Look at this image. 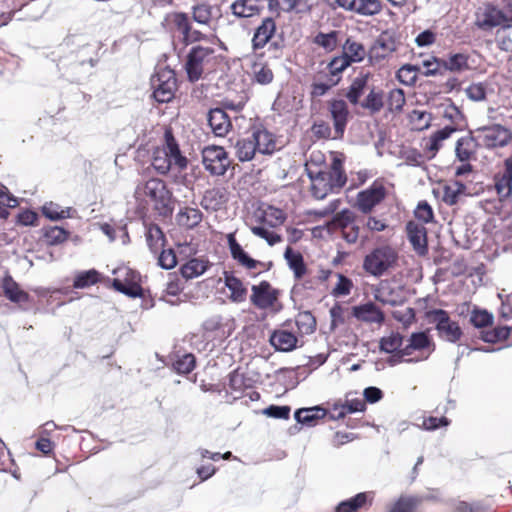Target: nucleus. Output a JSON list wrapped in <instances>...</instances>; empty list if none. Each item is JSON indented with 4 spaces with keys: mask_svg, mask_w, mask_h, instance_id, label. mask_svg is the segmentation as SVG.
<instances>
[{
    "mask_svg": "<svg viewBox=\"0 0 512 512\" xmlns=\"http://www.w3.org/2000/svg\"><path fill=\"white\" fill-rule=\"evenodd\" d=\"M151 164L159 174H166L170 171L181 172L186 169L188 160L182 155L170 131L165 132L164 143L154 149Z\"/></svg>",
    "mask_w": 512,
    "mask_h": 512,
    "instance_id": "1",
    "label": "nucleus"
},
{
    "mask_svg": "<svg viewBox=\"0 0 512 512\" xmlns=\"http://www.w3.org/2000/svg\"><path fill=\"white\" fill-rule=\"evenodd\" d=\"M257 224L250 227L251 232L264 239L268 245L273 246L282 241V237L275 231L286 220V214L280 208L262 205L255 212Z\"/></svg>",
    "mask_w": 512,
    "mask_h": 512,
    "instance_id": "2",
    "label": "nucleus"
},
{
    "mask_svg": "<svg viewBox=\"0 0 512 512\" xmlns=\"http://www.w3.org/2000/svg\"><path fill=\"white\" fill-rule=\"evenodd\" d=\"M137 200L151 204L160 213H166L172 203V194L164 181L152 178L137 185L135 190Z\"/></svg>",
    "mask_w": 512,
    "mask_h": 512,
    "instance_id": "3",
    "label": "nucleus"
},
{
    "mask_svg": "<svg viewBox=\"0 0 512 512\" xmlns=\"http://www.w3.org/2000/svg\"><path fill=\"white\" fill-rule=\"evenodd\" d=\"M397 261V251L389 245H382L374 248L365 256L363 269L369 275L380 277L392 269L397 264Z\"/></svg>",
    "mask_w": 512,
    "mask_h": 512,
    "instance_id": "4",
    "label": "nucleus"
},
{
    "mask_svg": "<svg viewBox=\"0 0 512 512\" xmlns=\"http://www.w3.org/2000/svg\"><path fill=\"white\" fill-rule=\"evenodd\" d=\"M215 50L211 46L197 45L188 54L186 71L191 81H197L215 58Z\"/></svg>",
    "mask_w": 512,
    "mask_h": 512,
    "instance_id": "5",
    "label": "nucleus"
},
{
    "mask_svg": "<svg viewBox=\"0 0 512 512\" xmlns=\"http://www.w3.org/2000/svg\"><path fill=\"white\" fill-rule=\"evenodd\" d=\"M278 297L279 291L267 281H262L251 287L250 301L258 309L280 311L281 305Z\"/></svg>",
    "mask_w": 512,
    "mask_h": 512,
    "instance_id": "6",
    "label": "nucleus"
},
{
    "mask_svg": "<svg viewBox=\"0 0 512 512\" xmlns=\"http://www.w3.org/2000/svg\"><path fill=\"white\" fill-rule=\"evenodd\" d=\"M116 278L113 280V287L132 298L140 297L142 295V288L140 285V275L129 267H119L113 270Z\"/></svg>",
    "mask_w": 512,
    "mask_h": 512,
    "instance_id": "7",
    "label": "nucleus"
},
{
    "mask_svg": "<svg viewBox=\"0 0 512 512\" xmlns=\"http://www.w3.org/2000/svg\"><path fill=\"white\" fill-rule=\"evenodd\" d=\"M429 316L441 339L455 343L461 338L463 333L458 322L452 320L445 310H433Z\"/></svg>",
    "mask_w": 512,
    "mask_h": 512,
    "instance_id": "8",
    "label": "nucleus"
},
{
    "mask_svg": "<svg viewBox=\"0 0 512 512\" xmlns=\"http://www.w3.org/2000/svg\"><path fill=\"white\" fill-rule=\"evenodd\" d=\"M153 96L156 101L160 103L169 102L173 96L176 88V79L174 72L170 69H165L158 72L152 78Z\"/></svg>",
    "mask_w": 512,
    "mask_h": 512,
    "instance_id": "9",
    "label": "nucleus"
},
{
    "mask_svg": "<svg viewBox=\"0 0 512 512\" xmlns=\"http://www.w3.org/2000/svg\"><path fill=\"white\" fill-rule=\"evenodd\" d=\"M202 162L205 169L213 175H223L230 165L226 151L220 146L204 148Z\"/></svg>",
    "mask_w": 512,
    "mask_h": 512,
    "instance_id": "10",
    "label": "nucleus"
},
{
    "mask_svg": "<svg viewBox=\"0 0 512 512\" xmlns=\"http://www.w3.org/2000/svg\"><path fill=\"white\" fill-rule=\"evenodd\" d=\"M479 131L483 145L488 148L504 147L512 138L511 131L499 124L484 127Z\"/></svg>",
    "mask_w": 512,
    "mask_h": 512,
    "instance_id": "11",
    "label": "nucleus"
},
{
    "mask_svg": "<svg viewBox=\"0 0 512 512\" xmlns=\"http://www.w3.org/2000/svg\"><path fill=\"white\" fill-rule=\"evenodd\" d=\"M385 198V188L379 184L374 183L366 190L357 194L356 207L362 213H369Z\"/></svg>",
    "mask_w": 512,
    "mask_h": 512,
    "instance_id": "12",
    "label": "nucleus"
},
{
    "mask_svg": "<svg viewBox=\"0 0 512 512\" xmlns=\"http://www.w3.org/2000/svg\"><path fill=\"white\" fill-rule=\"evenodd\" d=\"M339 8L362 16L378 14L382 9L380 0H334Z\"/></svg>",
    "mask_w": 512,
    "mask_h": 512,
    "instance_id": "13",
    "label": "nucleus"
},
{
    "mask_svg": "<svg viewBox=\"0 0 512 512\" xmlns=\"http://www.w3.org/2000/svg\"><path fill=\"white\" fill-rule=\"evenodd\" d=\"M435 345L426 332L412 333L408 339V344L401 349L402 356H410L413 351L426 353L423 359H426L433 351ZM422 360V358H420ZM419 361V359H417Z\"/></svg>",
    "mask_w": 512,
    "mask_h": 512,
    "instance_id": "14",
    "label": "nucleus"
},
{
    "mask_svg": "<svg viewBox=\"0 0 512 512\" xmlns=\"http://www.w3.org/2000/svg\"><path fill=\"white\" fill-rule=\"evenodd\" d=\"M256 151L263 155H270L278 149V142L273 133L263 127H254L251 131Z\"/></svg>",
    "mask_w": 512,
    "mask_h": 512,
    "instance_id": "15",
    "label": "nucleus"
},
{
    "mask_svg": "<svg viewBox=\"0 0 512 512\" xmlns=\"http://www.w3.org/2000/svg\"><path fill=\"white\" fill-rule=\"evenodd\" d=\"M408 239L413 246L415 252L424 256L428 252L427 247V230L423 224L409 222L406 226Z\"/></svg>",
    "mask_w": 512,
    "mask_h": 512,
    "instance_id": "16",
    "label": "nucleus"
},
{
    "mask_svg": "<svg viewBox=\"0 0 512 512\" xmlns=\"http://www.w3.org/2000/svg\"><path fill=\"white\" fill-rule=\"evenodd\" d=\"M495 189L501 200H512V156L504 162V171L495 177Z\"/></svg>",
    "mask_w": 512,
    "mask_h": 512,
    "instance_id": "17",
    "label": "nucleus"
},
{
    "mask_svg": "<svg viewBox=\"0 0 512 512\" xmlns=\"http://www.w3.org/2000/svg\"><path fill=\"white\" fill-rule=\"evenodd\" d=\"M329 110L334 122L335 135L333 138L343 136L348 121L349 111L344 100H333L330 102Z\"/></svg>",
    "mask_w": 512,
    "mask_h": 512,
    "instance_id": "18",
    "label": "nucleus"
},
{
    "mask_svg": "<svg viewBox=\"0 0 512 512\" xmlns=\"http://www.w3.org/2000/svg\"><path fill=\"white\" fill-rule=\"evenodd\" d=\"M226 238L231 256L239 265L247 269H255L258 266L259 262L251 258L237 242L235 233L227 234Z\"/></svg>",
    "mask_w": 512,
    "mask_h": 512,
    "instance_id": "19",
    "label": "nucleus"
},
{
    "mask_svg": "<svg viewBox=\"0 0 512 512\" xmlns=\"http://www.w3.org/2000/svg\"><path fill=\"white\" fill-rule=\"evenodd\" d=\"M208 123L213 133L218 137L225 136L232 127L229 116L220 108L209 111Z\"/></svg>",
    "mask_w": 512,
    "mask_h": 512,
    "instance_id": "20",
    "label": "nucleus"
},
{
    "mask_svg": "<svg viewBox=\"0 0 512 512\" xmlns=\"http://www.w3.org/2000/svg\"><path fill=\"white\" fill-rule=\"evenodd\" d=\"M455 131L456 127L445 126L425 139L424 149L428 152V156L430 158L434 157L443 146V142L450 138Z\"/></svg>",
    "mask_w": 512,
    "mask_h": 512,
    "instance_id": "21",
    "label": "nucleus"
},
{
    "mask_svg": "<svg viewBox=\"0 0 512 512\" xmlns=\"http://www.w3.org/2000/svg\"><path fill=\"white\" fill-rule=\"evenodd\" d=\"M308 175L311 180V191L315 198L323 199L333 190L329 179L322 173V170L315 171L308 167Z\"/></svg>",
    "mask_w": 512,
    "mask_h": 512,
    "instance_id": "22",
    "label": "nucleus"
},
{
    "mask_svg": "<svg viewBox=\"0 0 512 512\" xmlns=\"http://www.w3.org/2000/svg\"><path fill=\"white\" fill-rule=\"evenodd\" d=\"M353 315L366 323L381 324L384 321L383 312L373 303H365L353 308Z\"/></svg>",
    "mask_w": 512,
    "mask_h": 512,
    "instance_id": "23",
    "label": "nucleus"
},
{
    "mask_svg": "<svg viewBox=\"0 0 512 512\" xmlns=\"http://www.w3.org/2000/svg\"><path fill=\"white\" fill-rule=\"evenodd\" d=\"M271 345L278 351H292L297 346V337L284 329L275 330L270 336Z\"/></svg>",
    "mask_w": 512,
    "mask_h": 512,
    "instance_id": "24",
    "label": "nucleus"
},
{
    "mask_svg": "<svg viewBox=\"0 0 512 512\" xmlns=\"http://www.w3.org/2000/svg\"><path fill=\"white\" fill-rule=\"evenodd\" d=\"M275 30L276 24L271 17L263 19L261 24L257 27L252 39L254 49L264 47L274 35Z\"/></svg>",
    "mask_w": 512,
    "mask_h": 512,
    "instance_id": "25",
    "label": "nucleus"
},
{
    "mask_svg": "<svg viewBox=\"0 0 512 512\" xmlns=\"http://www.w3.org/2000/svg\"><path fill=\"white\" fill-rule=\"evenodd\" d=\"M505 22V16L499 9L488 6L483 13L478 16L477 26L481 29H491L494 27H501Z\"/></svg>",
    "mask_w": 512,
    "mask_h": 512,
    "instance_id": "26",
    "label": "nucleus"
},
{
    "mask_svg": "<svg viewBox=\"0 0 512 512\" xmlns=\"http://www.w3.org/2000/svg\"><path fill=\"white\" fill-rule=\"evenodd\" d=\"M224 285L229 290V299L234 303L244 302L247 296V289L242 281L234 275L224 272Z\"/></svg>",
    "mask_w": 512,
    "mask_h": 512,
    "instance_id": "27",
    "label": "nucleus"
},
{
    "mask_svg": "<svg viewBox=\"0 0 512 512\" xmlns=\"http://www.w3.org/2000/svg\"><path fill=\"white\" fill-rule=\"evenodd\" d=\"M442 68L453 73H461L471 69L469 56L464 53H454L442 59Z\"/></svg>",
    "mask_w": 512,
    "mask_h": 512,
    "instance_id": "28",
    "label": "nucleus"
},
{
    "mask_svg": "<svg viewBox=\"0 0 512 512\" xmlns=\"http://www.w3.org/2000/svg\"><path fill=\"white\" fill-rule=\"evenodd\" d=\"M4 295L14 303H25L29 300V295L20 288V286L12 279L6 276L2 281Z\"/></svg>",
    "mask_w": 512,
    "mask_h": 512,
    "instance_id": "29",
    "label": "nucleus"
},
{
    "mask_svg": "<svg viewBox=\"0 0 512 512\" xmlns=\"http://www.w3.org/2000/svg\"><path fill=\"white\" fill-rule=\"evenodd\" d=\"M322 173L329 179L333 189H340L346 183V175L343 171L342 161L339 158H334L328 170H322Z\"/></svg>",
    "mask_w": 512,
    "mask_h": 512,
    "instance_id": "30",
    "label": "nucleus"
},
{
    "mask_svg": "<svg viewBox=\"0 0 512 512\" xmlns=\"http://www.w3.org/2000/svg\"><path fill=\"white\" fill-rule=\"evenodd\" d=\"M369 77H370L369 73H360L353 79V81L346 93L347 99L353 105L360 103L359 99L363 95L365 90L367 89Z\"/></svg>",
    "mask_w": 512,
    "mask_h": 512,
    "instance_id": "31",
    "label": "nucleus"
},
{
    "mask_svg": "<svg viewBox=\"0 0 512 512\" xmlns=\"http://www.w3.org/2000/svg\"><path fill=\"white\" fill-rule=\"evenodd\" d=\"M373 497V492L358 493L356 496L340 502L336 507V512H355L367 502L372 503Z\"/></svg>",
    "mask_w": 512,
    "mask_h": 512,
    "instance_id": "32",
    "label": "nucleus"
},
{
    "mask_svg": "<svg viewBox=\"0 0 512 512\" xmlns=\"http://www.w3.org/2000/svg\"><path fill=\"white\" fill-rule=\"evenodd\" d=\"M396 42L388 33H383L376 40L371 49L372 56L375 58H385L396 50Z\"/></svg>",
    "mask_w": 512,
    "mask_h": 512,
    "instance_id": "33",
    "label": "nucleus"
},
{
    "mask_svg": "<svg viewBox=\"0 0 512 512\" xmlns=\"http://www.w3.org/2000/svg\"><path fill=\"white\" fill-rule=\"evenodd\" d=\"M235 155L239 161L245 162L250 161L254 158L257 153L252 135L240 138L234 145Z\"/></svg>",
    "mask_w": 512,
    "mask_h": 512,
    "instance_id": "34",
    "label": "nucleus"
},
{
    "mask_svg": "<svg viewBox=\"0 0 512 512\" xmlns=\"http://www.w3.org/2000/svg\"><path fill=\"white\" fill-rule=\"evenodd\" d=\"M209 267V261L200 258H193L182 265L180 271L182 276L189 280L204 274Z\"/></svg>",
    "mask_w": 512,
    "mask_h": 512,
    "instance_id": "35",
    "label": "nucleus"
},
{
    "mask_svg": "<svg viewBox=\"0 0 512 512\" xmlns=\"http://www.w3.org/2000/svg\"><path fill=\"white\" fill-rule=\"evenodd\" d=\"M326 414L327 411L321 406L301 408L295 412V419L298 423L312 426L317 420L324 418Z\"/></svg>",
    "mask_w": 512,
    "mask_h": 512,
    "instance_id": "36",
    "label": "nucleus"
},
{
    "mask_svg": "<svg viewBox=\"0 0 512 512\" xmlns=\"http://www.w3.org/2000/svg\"><path fill=\"white\" fill-rule=\"evenodd\" d=\"M364 402L361 400H347L345 403H335L330 412L331 419H340L345 417L348 413L363 411Z\"/></svg>",
    "mask_w": 512,
    "mask_h": 512,
    "instance_id": "37",
    "label": "nucleus"
},
{
    "mask_svg": "<svg viewBox=\"0 0 512 512\" xmlns=\"http://www.w3.org/2000/svg\"><path fill=\"white\" fill-rule=\"evenodd\" d=\"M285 260L289 268L294 272L297 279L302 278L306 273V266L304 264L303 256L293 250L291 247H287L284 253Z\"/></svg>",
    "mask_w": 512,
    "mask_h": 512,
    "instance_id": "38",
    "label": "nucleus"
},
{
    "mask_svg": "<svg viewBox=\"0 0 512 512\" xmlns=\"http://www.w3.org/2000/svg\"><path fill=\"white\" fill-rule=\"evenodd\" d=\"M231 10L237 17H252L259 12L258 0H236L231 5Z\"/></svg>",
    "mask_w": 512,
    "mask_h": 512,
    "instance_id": "39",
    "label": "nucleus"
},
{
    "mask_svg": "<svg viewBox=\"0 0 512 512\" xmlns=\"http://www.w3.org/2000/svg\"><path fill=\"white\" fill-rule=\"evenodd\" d=\"M476 144L471 136H464L458 139L455 147L456 157L461 162L468 161L475 153Z\"/></svg>",
    "mask_w": 512,
    "mask_h": 512,
    "instance_id": "40",
    "label": "nucleus"
},
{
    "mask_svg": "<svg viewBox=\"0 0 512 512\" xmlns=\"http://www.w3.org/2000/svg\"><path fill=\"white\" fill-rule=\"evenodd\" d=\"M408 120L413 130L423 131L430 127L432 115L427 111L415 109L409 113Z\"/></svg>",
    "mask_w": 512,
    "mask_h": 512,
    "instance_id": "41",
    "label": "nucleus"
},
{
    "mask_svg": "<svg viewBox=\"0 0 512 512\" xmlns=\"http://www.w3.org/2000/svg\"><path fill=\"white\" fill-rule=\"evenodd\" d=\"M343 55L350 63L361 62L366 56V50L362 44L348 39L343 45Z\"/></svg>",
    "mask_w": 512,
    "mask_h": 512,
    "instance_id": "42",
    "label": "nucleus"
},
{
    "mask_svg": "<svg viewBox=\"0 0 512 512\" xmlns=\"http://www.w3.org/2000/svg\"><path fill=\"white\" fill-rule=\"evenodd\" d=\"M361 107L370 111L371 113L379 112L383 106V93L380 90L371 88L366 98L360 103Z\"/></svg>",
    "mask_w": 512,
    "mask_h": 512,
    "instance_id": "43",
    "label": "nucleus"
},
{
    "mask_svg": "<svg viewBox=\"0 0 512 512\" xmlns=\"http://www.w3.org/2000/svg\"><path fill=\"white\" fill-rule=\"evenodd\" d=\"M43 215L52 220L57 221L65 218H70L71 208H62L59 204L54 202H47L42 206Z\"/></svg>",
    "mask_w": 512,
    "mask_h": 512,
    "instance_id": "44",
    "label": "nucleus"
},
{
    "mask_svg": "<svg viewBox=\"0 0 512 512\" xmlns=\"http://www.w3.org/2000/svg\"><path fill=\"white\" fill-rule=\"evenodd\" d=\"M511 23L502 25L497 29L496 42L501 50L512 52V11L510 16Z\"/></svg>",
    "mask_w": 512,
    "mask_h": 512,
    "instance_id": "45",
    "label": "nucleus"
},
{
    "mask_svg": "<svg viewBox=\"0 0 512 512\" xmlns=\"http://www.w3.org/2000/svg\"><path fill=\"white\" fill-rule=\"evenodd\" d=\"M146 240L150 250L157 253L164 247L165 238L161 229L156 225L149 226L146 233Z\"/></svg>",
    "mask_w": 512,
    "mask_h": 512,
    "instance_id": "46",
    "label": "nucleus"
},
{
    "mask_svg": "<svg viewBox=\"0 0 512 512\" xmlns=\"http://www.w3.org/2000/svg\"><path fill=\"white\" fill-rule=\"evenodd\" d=\"M296 326L301 334H311L315 331L316 320L311 312H299L295 319Z\"/></svg>",
    "mask_w": 512,
    "mask_h": 512,
    "instance_id": "47",
    "label": "nucleus"
},
{
    "mask_svg": "<svg viewBox=\"0 0 512 512\" xmlns=\"http://www.w3.org/2000/svg\"><path fill=\"white\" fill-rule=\"evenodd\" d=\"M465 185L461 182L454 181L443 186V201L453 205L457 202L458 197L465 192Z\"/></svg>",
    "mask_w": 512,
    "mask_h": 512,
    "instance_id": "48",
    "label": "nucleus"
},
{
    "mask_svg": "<svg viewBox=\"0 0 512 512\" xmlns=\"http://www.w3.org/2000/svg\"><path fill=\"white\" fill-rule=\"evenodd\" d=\"M403 337L398 332H391L380 340V349L386 353H393L401 350Z\"/></svg>",
    "mask_w": 512,
    "mask_h": 512,
    "instance_id": "49",
    "label": "nucleus"
},
{
    "mask_svg": "<svg viewBox=\"0 0 512 512\" xmlns=\"http://www.w3.org/2000/svg\"><path fill=\"white\" fill-rule=\"evenodd\" d=\"M253 79L261 85H267L273 81L274 74L266 64L255 63L252 67Z\"/></svg>",
    "mask_w": 512,
    "mask_h": 512,
    "instance_id": "50",
    "label": "nucleus"
},
{
    "mask_svg": "<svg viewBox=\"0 0 512 512\" xmlns=\"http://www.w3.org/2000/svg\"><path fill=\"white\" fill-rule=\"evenodd\" d=\"M494 317L487 310L474 309L470 321L476 328H486L493 324Z\"/></svg>",
    "mask_w": 512,
    "mask_h": 512,
    "instance_id": "51",
    "label": "nucleus"
},
{
    "mask_svg": "<svg viewBox=\"0 0 512 512\" xmlns=\"http://www.w3.org/2000/svg\"><path fill=\"white\" fill-rule=\"evenodd\" d=\"M44 238L49 245H58L67 240L68 232L61 227L54 226L45 230Z\"/></svg>",
    "mask_w": 512,
    "mask_h": 512,
    "instance_id": "52",
    "label": "nucleus"
},
{
    "mask_svg": "<svg viewBox=\"0 0 512 512\" xmlns=\"http://www.w3.org/2000/svg\"><path fill=\"white\" fill-rule=\"evenodd\" d=\"M443 117L449 120L452 125L450 127H456V130L463 124L464 116L462 112L454 104L449 103L443 108Z\"/></svg>",
    "mask_w": 512,
    "mask_h": 512,
    "instance_id": "53",
    "label": "nucleus"
},
{
    "mask_svg": "<svg viewBox=\"0 0 512 512\" xmlns=\"http://www.w3.org/2000/svg\"><path fill=\"white\" fill-rule=\"evenodd\" d=\"M388 109L391 112H400L405 105V96L402 89H392L387 99Z\"/></svg>",
    "mask_w": 512,
    "mask_h": 512,
    "instance_id": "54",
    "label": "nucleus"
},
{
    "mask_svg": "<svg viewBox=\"0 0 512 512\" xmlns=\"http://www.w3.org/2000/svg\"><path fill=\"white\" fill-rule=\"evenodd\" d=\"M203 328L207 332H216L220 337H227L230 331L226 332L223 319L221 316H212L203 323Z\"/></svg>",
    "mask_w": 512,
    "mask_h": 512,
    "instance_id": "55",
    "label": "nucleus"
},
{
    "mask_svg": "<svg viewBox=\"0 0 512 512\" xmlns=\"http://www.w3.org/2000/svg\"><path fill=\"white\" fill-rule=\"evenodd\" d=\"M98 272L94 269L79 273L74 280L75 288H86L90 285L97 283Z\"/></svg>",
    "mask_w": 512,
    "mask_h": 512,
    "instance_id": "56",
    "label": "nucleus"
},
{
    "mask_svg": "<svg viewBox=\"0 0 512 512\" xmlns=\"http://www.w3.org/2000/svg\"><path fill=\"white\" fill-rule=\"evenodd\" d=\"M337 35L336 31L330 33H319L315 36L314 42L323 47L326 51H332L337 46Z\"/></svg>",
    "mask_w": 512,
    "mask_h": 512,
    "instance_id": "57",
    "label": "nucleus"
},
{
    "mask_svg": "<svg viewBox=\"0 0 512 512\" xmlns=\"http://www.w3.org/2000/svg\"><path fill=\"white\" fill-rule=\"evenodd\" d=\"M174 369L180 374H188L195 367V357L192 354H184L174 364Z\"/></svg>",
    "mask_w": 512,
    "mask_h": 512,
    "instance_id": "58",
    "label": "nucleus"
},
{
    "mask_svg": "<svg viewBox=\"0 0 512 512\" xmlns=\"http://www.w3.org/2000/svg\"><path fill=\"white\" fill-rule=\"evenodd\" d=\"M466 96L472 101H483L486 98V85L483 83H472L465 89Z\"/></svg>",
    "mask_w": 512,
    "mask_h": 512,
    "instance_id": "59",
    "label": "nucleus"
},
{
    "mask_svg": "<svg viewBox=\"0 0 512 512\" xmlns=\"http://www.w3.org/2000/svg\"><path fill=\"white\" fill-rule=\"evenodd\" d=\"M193 18L200 24L208 25L212 19V10L209 5L200 4L194 8Z\"/></svg>",
    "mask_w": 512,
    "mask_h": 512,
    "instance_id": "60",
    "label": "nucleus"
},
{
    "mask_svg": "<svg viewBox=\"0 0 512 512\" xmlns=\"http://www.w3.org/2000/svg\"><path fill=\"white\" fill-rule=\"evenodd\" d=\"M337 283L333 288L332 294L334 296H346L350 294L352 289V281L342 274L337 275Z\"/></svg>",
    "mask_w": 512,
    "mask_h": 512,
    "instance_id": "61",
    "label": "nucleus"
},
{
    "mask_svg": "<svg viewBox=\"0 0 512 512\" xmlns=\"http://www.w3.org/2000/svg\"><path fill=\"white\" fill-rule=\"evenodd\" d=\"M450 421L446 417H424L422 420V424L418 425L420 428L428 431L435 430L439 427L448 426Z\"/></svg>",
    "mask_w": 512,
    "mask_h": 512,
    "instance_id": "62",
    "label": "nucleus"
},
{
    "mask_svg": "<svg viewBox=\"0 0 512 512\" xmlns=\"http://www.w3.org/2000/svg\"><path fill=\"white\" fill-rule=\"evenodd\" d=\"M350 61L342 54L341 56L335 57L328 65L329 73L332 76H337L342 73L349 65Z\"/></svg>",
    "mask_w": 512,
    "mask_h": 512,
    "instance_id": "63",
    "label": "nucleus"
},
{
    "mask_svg": "<svg viewBox=\"0 0 512 512\" xmlns=\"http://www.w3.org/2000/svg\"><path fill=\"white\" fill-rule=\"evenodd\" d=\"M159 265L164 269H172L177 264L176 255L173 250H163L158 258Z\"/></svg>",
    "mask_w": 512,
    "mask_h": 512,
    "instance_id": "64",
    "label": "nucleus"
}]
</instances>
